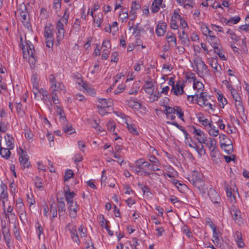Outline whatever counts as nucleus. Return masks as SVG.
I'll return each mask as SVG.
<instances>
[{"label":"nucleus","instance_id":"46","mask_svg":"<svg viewBox=\"0 0 249 249\" xmlns=\"http://www.w3.org/2000/svg\"><path fill=\"white\" fill-rule=\"evenodd\" d=\"M6 144L7 149L9 150L13 149L14 147V145L13 143V138L11 137L8 140L6 139Z\"/></svg>","mask_w":249,"mask_h":249},{"label":"nucleus","instance_id":"44","mask_svg":"<svg viewBox=\"0 0 249 249\" xmlns=\"http://www.w3.org/2000/svg\"><path fill=\"white\" fill-rule=\"evenodd\" d=\"M240 19L241 18L239 17H233L229 19L226 23L228 25L236 24L240 20Z\"/></svg>","mask_w":249,"mask_h":249},{"label":"nucleus","instance_id":"37","mask_svg":"<svg viewBox=\"0 0 249 249\" xmlns=\"http://www.w3.org/2000/svg\"><path fill=\"white\" fill-rule=\"evenodd\" d=\"M50 212L52 214V216L54 218L57 216V207L54 202L52 203L50 205Z\"/></svg>","mask_w":249,"mask_h":249},{"label":"nucleus","instance_id":"3","mask_svg":"<svg viewBox=\"0 0 249 249\" xmlns=\"http://www.w3.org/2000/svg\"><path fill=\"white\" fill-rule=\"evenodd\" d=\"M67 228L71 234V238L73 241L77 242L78 241V233L77 231V226L76 224L71 223L67 226Z\"/></svg>","mask_w":249,"mask_h":249},{"label":"nucleus","instance_id":"11","mask_svg":"<svg viewBox=\"0 0 249 249\" xmlns=\"http://www.w3.org/2000/svg\"><path fill=\"white\" fill-rule=\"evenodd\" d=\"M204 143L209 147V150L212 152V154L216 153V141L215 139L209 138V141L207 140L206 143Z\"/></svg>","mask_w":249,"mask_h":249},{"label":"nucleus","instance_id":"26","mask_svg":"<svg viewBox=\"0 0 249 249\" xmlns=\"http://www.w3.org/2000/svg\"><path fill=\"white\" fill-rule=\"evenodd\" d=\"M193 88L195 89H196L197 93L203 92L204 86L203 83L198 81H196L193 84Z\"/></svg>","mask_w":249,"mask_h":249},{"label":"nucleus","instance_id":"6","mask_svg":"<svg viewBox=\"0 0 249 249\" xmlns=\"http://www.w3.org/2000/svg\"><path fill=\"white\" fill-rule=\"evenodd\" d=\"M194 62L198 72H203L207 70V66L201 59L195 58Z\"/></svg>","mask_w":249,"mask_h":249},{"label":"nucleus","instance_id":"64","mask_svg":"<svg viewBox=\"0 0 249 249\" xmlns=\"http://www.w3.org/2000/svg\"><path fill=\"white\" fill-rule=\"evenodd\" d=\"M128 15L127 11H124V9H122V12L120 14L119 18L123 21L126 20L128 18Z\"/></svg>","mask_w":249,"mask_h":249},{"label":"nucleus","instance_id":"53","mask_svg":"<svg viewBox=\"0 0 249 249\" xmlns=\"http://www.w3.org/2000/svg\"><path fill=\"white\" fill-rule=\"evenodd\" d=\"M57 30V32H56V38L57 39V42H59L64 37V30Z\"/></svg>","mask_w":249,"mask_h":249},{"label":"nucleus","instance_id":"1","mask_svg":"<svg viewBox=\"0 0 249 249\" xmlns=\"http://www.w3.org/2000/svg\"><path fill=\"white\" fill-rule=\"evenodd\" d=\"M79 85H80L81 87L80 88H79V90H83L84 92H86L90 96H95L96 92L92 86L87 82H85L82 78L79 77Z\"/></svg>","mask_w":249,"mask_h":249},{"label":"nucleus","instance_id":"13","mask_svg":"<svg viewBox=\"0 0 249 249\" xmlns=\"http://www.w3.org/2000/svg\"><path fill=\"white\" fill-rule=\"evenodd\" d=\"M231 214L234 221L240 225V223H242L241 212L236 209H233L231 211Z\"/></svg>","mask_w":249,"mask_h":249},{"label":"nucleus","instance_id":"2","mask_svg":"<svg viewBox=\"0 0 249 249\" xmlns=\"http://www.w3.org/2000/svg\"><path fill=\"white\" fill-rule=\"evenodd\" d=\"M21 153L19 154V161L20 164L22 165L24 168H29L31 166L30 162L29 161V157L27 153L21 148H20Z\"/></svg>","mask_w":249,"mask_h":249},{"label":"nucleus","instance_id":"23","mask_svg":"<svg viewBox=\"0 0 249 249\" xmlns=\"http://www.w3.org/2000/svg\"><path fill=\"white\" fill-rule=\"evenodd\" d=\"M86 146L83 142L79 141V149L83 154L79 153V162L83 160V156L85 155V148Z\"/></svg>","mask_w":249,"mask_h":249},{"label":"nucleus","instance_id":"48","mask_svg":"<svg viewBox=\"0 0 249 249\" xmlns=\"http://www.w3.org/2000/svg\"><path fill=\"white\" fill-rule=\"evenodd\" d=\"M179 38L181 40V44L183 45H189V39L188 35H179Z\"/></svg>","mask_w":249,"mask_h":249},{"label":"nucleus","instance_id":"12","mask_svg":"<svg viewBox=\"0 0 249 249\" xmlns=\"http://www.w3.org/2000/svg\"><path fill=\"white\" fill-rule=\"evenodd\" d=\"M183 88L184 84L180 85L179 82H178L172 87L171 92H173L177 96L180 95L184 92Z\"/></svg>","mask_w":249,"mask_h":249},{"label":"nucleus","instance_id":"49","mask_svg":"<svg viewBox=\"0 0 249 249\" xmlns=\"http://www.w3.org/2000/svg\"><path fill=\"white\" fill-rule=\"evenodd\" d=\"M211 129L209 130V133L210 135H212L213 137L217 136L219 134L218 130H216L215 129V126H213L211 124V126H210Z\"/></svg>","mask_w":249,"mask_h":249},{"label":"nucleus","instance_id":"40","mask_svg":"<svg viewBox=\"0 0 249 249\" xmlns=\"http://www.w3.org/2000/svg\"><path fill=\"white\" fill-rule=\"evenodd\" d=\"M31 82L33 84V88H36L37 90L38 82H37V76L36 74H33L31 78Z\"/></svg>","mask_w":249,"mask_h":249},{"label":"nucleus","instance_id":"63","mask_svg":"<svg viewBox=\"0 0 249 249\" xmlns=\"http://www.w3.org/2000/svg\"><path fill=\"white\" fill-rule=\"evenodd\" d=\"M210 42L213 43L214 46L217 45L219 43V39L215 36H212L210 37Z\"/></svg>","mask_w":249,"mask_h":249},{"label":"nucleus","instance_id":"52","mask_svg":"<svg viewBox=\"0 0 249 249\" xmlns=\"http://www.w3.org/2000/svg\"><path fill=\"white\" fill-rule=\"evenodd\" d=\"M35 184L37 188H43L42 179L38 176H36L35 178Z\"/></svg>","mask_w":249,"mask_h":249},{"label":"nucleus","instance_id":"15","mask_svg":"<svg viewBox=\"0 0 249 249\" xmlns=\"http://www.w3.org/2000/svg\"><path fill=\"white\" fill-rule=\"evenodd\" d=\"M142 89H144L147 93L152 94L154 92V87L151 79L150 81L145 82V84L143 85Z\"/></svg>","mask_w":249,"mask_h":249},{"label":"nucleus","instance_id":"51","mask_svg":"<svg viewBox=\"0 0 249 249\" xmlns=\"http://www.w3.org/2000/svg\"><path fill=\"white\" fill-rule=\"evenodd\" d=\"M90 124L92 127L96 129L97 130H98L99 132H100L104 131V130H102V127L100 125H99V124L96 120H92L90 122Z\"/></svg>","mask_w":249,"mask_h":249},{"label":"nucleus","instance_id":"43","mask_svg":"<svg viewBox=\"0 0 249 249\" xmlns=\"http://www.w3.org/2000/svg\"><path fill=\"white\" fill-rule=\"evenodd\" d=\"M218 101L219 102V106L223 108L224 106L227 104L226 99L223 96L222 94H219L218 97Z\"/></svg>","mask_w":249,"mask_h":249},{"label":"nucleus","instance_id":"24","mask_svg":"<svg viewBox=\"0 0 249 249\" xmlns=\"http://www.w3.org/2000/svg\"><path fill=\"white\" fill-rule=\"evenodd\" d=\"M234 104L235 106L236 111L238 113H242L243 114L245 113V108L243 103L242 102V100L239 101H238L235 102Z\"/></svg>","mask_w":249,"mask_h":249},{"label":"nucleus","instance_id":"58","mask_svg":"<svg viewBox=\"0 0 249 249\" xmlns=\"http://www.w3.org/2000/svg\"><path fill=\"white\" fill-rule=\"evenodd\" d=\"M160 5H159L157 3H154V2L153 1L151 6V12L153 13H157L160 8Z\"/></svg>","mask_w":249,"mask_h":249},{"label":"nucleus","instance_id":"36","mask_svg":"<svg viewBox=\"0 0 249 249\" xmlns=\"http://www.w3.org/2000/svg\"><path fill=\"white\" fill-rule=\"evenodd\" d=\"M74 176V173L71 169H67L64 177V180L65 181H68L71 178H72Z\"/></svg>","mask_w":249,"mask_h":249},{"label":"nucleus","instance_id":"55","mask_svg":"<svg viewBox=\"0 0 249 249\" xmlns=\"http://www.w3.org/2000/svg\"><path fill=\"white\" fill-rule=\"evenodd\" d=\"M140 8L141 5L139 3H137L135 1H134L132 3L130 12H136V10H138Z\"/></svg>","mask_w":249,"mask_h":249},{"label":"nucleus","instance_id":"18","mask_svg":"<svg viewBox=\"0 0 249 249\" xmlns=\"http://www.w3.org/2000/svg\"><path fill=\"white\" fill-rule=\"evenodd\" d=\"M220 147L222 149H223L227 154H229L233 152V146L231 142L228 143L221 142Z\"/></svg>","mask_w":249,"mask_h":249},{"label":"nucleus","instance_id":"31","mask_svg":"<svg viewBox=\"0 0 249 249\" xmlns=\"http://www.w3.org/2000/svg\"><path fill=\"white\" fill-rule=\"evenodd\" d=\"M176 111V106L174 107L168 106H165V110H164V112L166 116L171 114H175Z\"/></svg>","mask_w":249,"mask_h":249},{"label":"nucleus","instance_id":"41","mask_svg":"<svg viewBox=\"0 0 249 249\" xmlns=\"http://www.w3.org/2000/svg\"><path fill=\"white\" fill-rule=\"evenodd\" d=\"M44 37L45 39L53 38V34L49 27L46 26L44 29Z\"/></svg>","mask_w":249,"mask_h":249},{"label":"nucleus","instance_id":"22","mask_svg":"<svg viewBox=\"0 0 249 249\" xmlns=\"http://www.w3.org/2000/svg\"><path fill=\"white\" fill-rule=\"evenodd\" d=\"M166 41L169 43H173L174 46L177 45V39L174 34L172 32H168L166 36Z\"/></svg>","mask_w":249,"mask_h":249},{"label":"nucleus","instance_id":"60","mask_svg":"<svg viewBox=\"0 0 249 249\" xmlns=\"http://www.w3.org/2000/svg\"><path fill=\"white\" fill-rule=\"evenodd\" d=\"M134 31L133 34H136V36H139L140 34L141 31L142 30V27L139 26V24H137L133 28Z\"/></svg>","mask_w":249,"mask_h":249},{"label":"nucleus","instance_id":"62","mask_svg":"<svg viewBox=\"0 0 249 249\" xmlns=\"http://www.w3.org/2000/svg\"><path fill=\"white\" fill-rule=\"evenodd\" d=\"M195 5V2L192 0H186L184 1V4L183 7L184 8H187V7L188 6L193 8Z\"/></svg>","mask_w":249,"mask_h":249},{"label":"nucleus","instance_id":"8","mask_svg":"<svg viewBox=\"0 0 249 249\" xmlns=\"http://www.w3.org/2000/svg\"><path fill=\"white\" fill-rule=\"evenodd\" d=\"M69 204V211L70 215L72 218H75L77 216L78 206L76 202H70Z\"/></svg>","mask_w":249,"mask_h":249},{"label":"nucleus","instance_id":"27","mask_svg":"<svg viewBox=\"0 0 249 249\" xmlns=\"http://www.w3.org/2000/svg\"><path fill=\"white\" fill-rule=\"evenodd\" d=\"M226 194L228 197L230 199L232 204H235L236 202L235 196L232 194L231 188H229L228 187H226Z\"/></svg>","mask_w":249,"mask_h":249},{"label":"nucleus","instance_id":"29","mask_svg":"<svg viewBox=\"0 0 249 249\" xmlns=\"http://www.w3.org/2000/svg\"><path fill=\"white\" fill-rule=\"evenodd\" d=\"M126 124L127 125V128L128 131L132 134L134 135H138L139 132L137 130L136 126L133 124H128L126 122Z\"/></svg>","mask_w":249,"mask_h":249},{"label":"nucleus","instance_id":"47","mask_svg":"<svg viewBox=\"0 0 249 249\" xmlns=\"http://www.w3.org/2000/svg\"><path fill=\"white\" fill-rule=\"evenodd\" d=\"M13 233L14 234V235H15L16 238L17 240H19L21 239L20 234V232H19V229L18 228H17L16 224H15V225L14 226Z\"/></svg>","mask_w":249,"mask_h":249},{"label":"nucleus","instance_id":"42","mask_svg":"<svg viewBox=\"0 0 249 249\" xmlns=\"http://www.w3.org/2000/svg\"><path fill=\"white\" fill-rule=\"evenodd\" d=\"M29 62L30 64L31 65H35L36 59H37V55H36V53H33L32 52L31 54H29Z\"/></svg>","mask_w":249,"mask_h":249},{"label":"nucleus","instance_id":"21","mask_svg":"<svg viewBox=\"0 0 249 249\" xmlns=\"http://www.w3.org/2000/svg\"><path fill=\"white\" fill-rule=\"evenodd\" d=\"M10 150L6 148H3L1 146L0 147V156L5 160H8L10 155Z\"/></svg>","mask_w":249,"mask_h":249},{"label":"nucleus","instance_id":"9","mask_svg":"<svg viewBox=\"0 0 249 249\" xmlns=\"http://www.w3.org/2000/svg\"><path fill=\"white\" fill-rule=\"evenodd\" d=\"M167 25L165 22L158 23L157 25L156 33L158 36H163L165 33Z\"/></svg>","mask_w":249,"mask_h":249},{"label":"nucleus","instance_id":"54","mask_svg":"<svg viewBox=\"0 0 249 249\" xmlns=\"http://www.w3.org/2000/svg\"><path fill=\"white\" fill-rule=\"evenodd\" d=\"M51 96H52L53 102L54 104H58L59 103L57 92L52 91L51 92Z\"/></svg>","mask_w":249,"mask_h":249},{"label":"nucleus","instance_id":"14","mask_svg":"<svg viewBox=\"0 0 249 249\" xmlns=\"http://www.w3.org/2000/svg\"><path fill=\"white\" fill-rule=\"evenodd\" d=\"M210 198L213 203H218L220 200L219 195L213 189H210L208 192Z\"/></svg>","mask_w":249,"mask_h":249},{"label":"nucleus","instance_id":"17","mask_svg":"<svg viewBox=\"0 0 249 249\" xmlns=\"http://www.w3.org/2000/svg\"><path fill=\"white\" fill-rule=\"evenodd\" d=\"M193 185L197 188L201 194H205L207 188L206 187L205 182L203 179L199 181L195 182Z\"/></svg>","mask_w":249,"mask_h":249},{"label":"nucleus","instance_id":"30","mask_svg":"<svg viewBox=\"0 0 249 249\" xmlns=\"http://www.w3.org/2000/svg\"><path fill=\"white\" fill-rule=\"evenodd\" d=\"M24 8L25 10H22L19 12L20 19L22 22H24L25 20H28V18L29 17L28 13L26 11V8L25 5L24 6Z\"/></svg>","mask_w":249,"mask_h":249},{"label":"nucleus","instance_id":"38","mask_svg":"<svg viewBox=\"0 0 249 249\" xmlns=\"http://www.w3.org/2000/svg\"><path fill=\"white\" fill-rule=\"evenodd\" d=\"M237 235L236 243L238 245V247L243 248L245 246L244 243L243 242V239L241 237V234L238 231L236 233Z\"/></svg>","mask_w":249,"mask_h":249},{"label":"nucleus","instance_id":"10","mask_svg":"<svg viewBox=\"0 0 249 249\" xmlns=\"http://www.w3.org/2000/svg\"><path fill=\"white\" fill-rule=\"evenodd\" d=\"M1 232L3 235L4 240L5 241L7 246L10 248L11 246V235L9 228L2 229Z\"/></svg>","mask_w":249,"mask_h":249},{"label":"nucleus","instance_id":"20","mask_svg":"<svg viewBox=\"0 0 249 249\" xmlns=\"http://www.w3.org/2000/svg\"><path fill=\"white\" fill-rule=\"evenodd\" d=\"M63 200V198H61L60 200L57 198L58 210L59 216L64 214L65 212V204L64 201Z\"/></svg>","mask_w":249,"mask_h":249},{"label":"nucleus","instance_id":"33","mask_svg":"<svg viewBox=\"0 0 249 249\" xmlns=\"http://www.w3.org/2000/svg\"><path fill=\"white\" fill-rule=\"evenodd\" d=\"M213 48L214 49V53H216L222 60H226L227 59L224 54L222 53V50L217 46H213Z\"/></svg>","mask_w":249,"mask_h":249},{"label":"nucleus","instance_id":"61","mask_svg":"<svg viewBox=\"0 0 249 249\" xmlns=\"http://www.w3.org/2000/svg\"><path fill=\"white\" fill-rule=\"evenodd\" d=\"M195 150L197 152L198 154L200 156L203 154V155L205 154L206 153L205 150L204 149V146L203 145H201L200 147H199L198 146H196V148Z\"/></svg>","mask_w":249,"mask_h":249},{"label":"nucleus","instance_id":"57","mask_svg":"<svg viewBox=\"0 0 249 249\" xmlns=\"http://www.w3.org/2000/svg\"><path fill=\"white\" fill-rule=\"evenodd\" d=\"M61 0H53V8L56 11H57L61 7Z\"/></svg>","mask_w":249,"mask_h":249},{"label":"nucleus","instance_id":"19","mask_svg":"<svg viewBox=\"0 0 249 249\" xmlns=\"http://www.w3.org/2000/svg\"><path fill=\"white\" fill-rule=\"evenodd\" d=\"M52 88V91H54L55 92H60L62 91L63 93H65L66 91V88L64 85L61 82H56V87L55 86H51Z\"/></svg>","mask_w":249,"mask_h":249},{"label":"nucleus","instance_id":"32","mask_svg":"<svg viewBox=\"0 0 249 249\" xmlns=\"http://www.w3.org/2000/svg\"><path fill=\"white\" fill-rule=\"evenodd\" d=\"M198 120L199 122L204 126L209 125V126H211V123L209 122V121L207 119H203V117L202 114H200L198 115L197 117Z\"/></svg>","mask_w":249,"mask_h":249},{"label":"nucleus","instance_id":"4","mask_svg":"<svg viewBox=\"0 0 249 249\" xmlns=\"http://www.w3.org/2000/svg\"><path fill=\"white\" fill-rule=\"evenodd\" d=\"M192 128L193 130V133L197 136L196 139L198 142L200 143H206L207 139L205 137L203 132L200 129L196 128L195 126H193Z\"/></svg>","mask_w":249,"mask_h":249},{"label":"nucleus","instance_id":"45","mask_svg":"<svg viewBox=\"0 0 249 249\" xmlns=\"http://www.w3.org/2000/svg\"><path fill=\"white\" fill-rule=\"evenodd\" d=\"M175 113L177 114L178 118H180L181 120L183 121H184L183 118L184 112L180 107L176 106V111Z\"/></svg>","mask_w":249,"mask_h":249},{"label":"nucleus","instance_id":"50","mask_svg":"<svg viewBox=\"0 0 249 249\" xmlns=\"http://www.w3.org/2000/svg\"><path fill=\"white\" fill-rule=\"evenodd\" d=\"M62 129L66 134L68 133L69 134H71V133L74 132V131L71 132L73 130V128L71 125H67L66 124L64 125V126L62 127Z\"/></svg>","mask_w":249,"mask_h":249},{"label":"nucleus","instance_id":"25","mask_svg":"<svg viewBox=\"0 0 249 249\" xmlns=\"http://www.w3.org/2000/svg\"><path fill=\"white\" fill-rule=\"evenodd\" d=\"M26 44L27 47V54L26 55V56H27V57L28 56L29 54H31L32 52L33 53H36V51L34 49V46L33 44L31 43V42L30 41H26Z\"/></svg>","mask_w":249,"mask_h":249},{"label":"nucleus","instance_id":"5","mask_svg":"<svg viewBox=\"0 0 249 249\" xmlns=\"http://www.w3.org/2000/svg\"><path fill=\"white\" fill-rule=\"evenodd\" d=\"M208 98H210L207 95L206 92H201L199 94V96H198V94L196 95V103L200 106H203L206 103H207V101L208 100Z\"/></svg>","mask_w":249,"mask_h":249},{"label":"nucleus","instance_id":"28","mask_svg":"<svg viewBox=\"0 0 249 249\" xmlns=\"http://www.w3.org/2000/svg\"><path fill=\"white\" fill-rule=\"evenodd\" d=\"M84 249H94L90 237H87L84 244Z\"/></svg>","mask_w":249,"mask_h":249},{"label":"nucleus","instance_id":"35","mask_svg":"<svg viewBox=\"0 0 249 249\" xmlns=\"http://www.w3.org/2000/svg\"><path fill=\"white\" fill-rule=\"evenodd\" d=\"M231 93L234 100V102L238 101H239L242 100L241 97L239 95V94L237 92V90L235 89H231Z\"/></svg>","mask_w":249,"mask_h":249},{"label":"nucleus","instance_id":"16","mask_svg":"<svg viewBox=\"0 0 249 249\" xmlns=\"http://www.w3.org/2000/svg\"><path fill=\"white\" fill-rule=\"evenodd\" d=\"M200 174L196 171L192 172V174L189 176L187 179L191 182L193 184L195 183V182H197L202 179L200 177Z\"/></svg>","mask_w":249,"mask_h":249},{"label":"nucleus","instance_id":"56","mask_svg":"<svg viewBox=\"0 0 249 249\" xmlns=\"http://www.w3.org/2000/svg\"><path fill=\"white\" fill-rule=\"evenodd\" d=\"M227 33L229 34L231 36V37L232 40H235V41H238L239 40V37L235 35L234 32L230 29H228Z\"/></svg>","mask_w":249,"mask_h":249},{"label":"nucleus","instance_id":"7","mask_svg":"<svg viewBox=\"0 0 249 249\" xmlns=\"http://www.w3.org/2000/svg\"><path fill=\"white\" fill-rule=\"evenodd\" d=\"M98 104L97 105L98 108L103 109V108L109 107L112 105V101L110 99L101 98L98 99Z\"/></svg>","mask_w":249,"mask_h":249},{"label":"nucleus","instance_id":"39","mask_svg":"<svg viewBox=\"0 0 249 249\" xmlns=\"http://www.w3.org/2000/svg\"><path fill=\"white\" fill-rule=\"evenodd\" d=\"M107 129L110 132H112L115 135H117V133L115 132V124L113 121H110L107 124Z\"/></svg>","mask_w":249,"mask_h":249},{"label":"nucleus","instance_id":"34","mask_svg":"<svg viewBox=\"0 0 249 249\" xmlns=\"http://www.w3.org/2000/svg\"><path fill=\"white\" fill-rule=\"evenodd\" d=\"M75 196H76V194L73 192L66 191L65 197L68 203L73 202L72 199Z\"/></svg>","mask_w":249,"mask_h":249},{"label":"nucleus","instance_id":"59","mask_svg":"<svg viewBox=\"0 0 249 249\" xmlns=\"http://www.w3.org/2000/svg\"><path fill=\"white\" fill-rule=\"evenodd\" d=\"M213 241L214 244H215V242L217 243L218 241L219 240L218 236V233L216 231L215 227H213Z\"/></svg>","mask_w":249,"mask_h":249}]
</instances>
